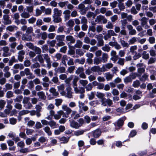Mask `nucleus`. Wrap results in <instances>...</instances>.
<instances>
[{"instance_id": "obj_1", "label": "nucleus", "mask_w": 156, "mask_h": 156, "mask_svg": "<svg viewBox=\"0 0 156 156\" xmlns=\"http://www.w3.org/2000/svg\"><path fill=\"white\" fill-rule=\"evenodd\" d=\"M79 79V77L75 76L73 80L72 83L74 91L76 94L84 93L85 92V88L82 87H78L77 82Z\"/></svg>"}, {"instance_id": "obj_2", "label": "nucleus", "mask_w": 156, "mask_h": 156, "mask_svg": "<svg viewBox=\"0 0 156 156\" xmlns=\"http://www.w3.org/2000/svg\"><path fill=\"white\" fill-rule=\"evenodd\" d=\"M65 36L64 35H57L55 37V39L58 41L57 45L58 47L64 46L65 44L63 42L64 41Z\"/></svg>"}, {"instance_id": "obj_3", "label": "nucleus", "mask_w": 156, "mask_h": 156, "mask_svg": "<svg viewBox=\"0 0 156 156\" xmlns=\"http://www.w3.org/2000/svg\"><path fill=\"white\" fill-rule=\"evenodd\" d=\"M62 109L66 112V113H64L63 117L68 118L69 115L71 113L72 109L67 105H62Z\"/></svg>"}, {"instance_id": "obj_4", "label": "nucleus", "mask_w": 156, "mask_h": 156, "mask_svg": "<svg viewBox=\"0 0 156 156\" xmlns=\"http://www.w3.org/2000/svg\"><path fill=\"white\" fill-rule=\"evenodd\" d=\"M96 96L97 98L101 99V103L102 105L104 106H106L107 104H106L105 101L106 98L104 97L105 95L104 93L99 92H97L96 94Z\"/></svg>"}, {"instance_id": "obj_5", "label": "nucleus", "mask_w": 156, "mask_h": 156, "mask_svg": "<svg viewBox=\"0 0 156 156\" xmlns=\"http://www.w3.org/2000/svg\"><path fill=\"white\" fill-rule=\"evenodd\" d=\"M95 21L98 23L101 22L102 21V23L105 24L107 22V20L104 16L99 15L97 16Z\"/></svg>"}, {"instance_id": "obj_6", "label": "nucleus", "mask_w": 156, "mask_h": 156, "mask_svg": "<svg viewBox=\"0 0 156 156\" xmlns=\"http://www.w3.org/2000/svg\"><path fill=\"white\" fill-rule=\"evenodd\" d=\"M3 52L2 55L4 57L9 56L11 55V53L9 52V48L7 46L3 47L2 48Z\"/></svg>"}, {"instance_id": "obj_7", "label": "nucleus", "mask_w": 156, "mask_h": 156, "mask_svg": "<svg viewBox=\"0 0 156 156\" xmlns=\"http://www.w3.org/2000/svg\"><path fill=\"white\" fill-rule=\"evenodd\" d=\"M70 13L71 11L68 9H66L63 11V14L65 21L69 19L70 17Z\"/></svg>"}, {"instance_id": "obj_8", "label": "nucleus", "mask_w": 156, "mask_h": 156, "mask_svg": "<svg viewBox=\"0 0 156 156\" xmlns=\"http://www.w3.org/2000/svg\"><path fill=\"white\" fill-rule=\"evenodd\" d=\"M24 71L25 75L26 76H29L27 77V78L28 79H33L35 78V76L30 72V71L29 68H27L25 69L24 70Z\"/></svg>"}, {"instance_id": "obj_9", "label": "nucleus", "mask_w": 156, "mask_h": 156, "mask_svg": "<svg viewBox=\"0 0 156 156\" xmlns=\"http://www.w3.org/2000/svg\"><path fill=\"white\" fill-rule=\"evenodd\" d=\"M3 19L4 21V24H10L12 23L11 21L9 20V17L8 15L4 14L3 16Z\"/></svg>"}, {"instance_id": "obj_10", "label": "nucleus", "mask_w": 156, "mask_h": 156, "mask_svg": "<svg viewBox=\"0 0 156 156\" xmlns=\"http://www.w3.org/2000/svg\"><path fill=\"white\" fill-rule=\"evenodd\" d=\"M8 136L12 138L13 140L16 142L20 140V139L18 136H16V134L14 133H10L8 134Z\"/></svg>"}, {"instance_id": "obj_11", "label": "nucleus", "mask_w": 156, "mask_h": 156, "mask_svg": "<svg viewBox=\"0 0 156 156\" xmlns=\"http://www.w3.org/2000/svg\"><path fill=\"white\" fill-rule=\"evenodd\" d=\"M66 90L67 92L66 96L68 98H73L72 88L69 86H68L66 88Z\"/></svg>"}, {"instance_id": "obj_12", "label": "nucleus", "mask_w": 156, "mask_h": 156, "mask_svg": "<svg viewBox=\"0 0 156 156\" xmlns=\"http://www.w3.org/2000/svg\"><path fill=\"white\" fill-rule=\"evenodd\" d=\"M22 39L23 41H30L32 40V37L30 35L26 33L22 35Z\"/></svg>"}, {"instance_id": "obj_13", "label": "nucleus", "mask_w": 156, "mask_h": 156, "mask_svg": "<svg viewBox=\"0 0 156 156\" xmlns=\"http://www.w3.org/2000/svg\"><path fill=\"white\" fill-rule=\"evenodd\" d=\"M35 59L36 60V61L37 60L41 64L42 66L43 67L45 66V65L44 64V60L42 56L41 55H37L34 60Z\"/></svg>"}, {"instance_id": "obj_14", "label": "nucleus", "mask_w": 156, "mask_h": 156, "mask_svg": "<svg viewBox=\"0 0 156 156\" xmlns=\"http://www.w3.org/2000/svg\"><path fill=\"white\" fill-rule=\"evenodd\" d=\"M70 125L71 127L75 129H78L80 127L79 123L74 120L70 121Z\"/></svg>"}, {"instance_id": "obj_15", "label": "nucleus", "mask_w": 156, "mask_h": 156, "mask_svg": "<svg viewBox=\"0 0 156 156\" xmlns=\"http://www.w3.org/2000/svg\"><path fill=\"white\" fill-rule=\"evenodd\" d=\"M64 112L62 110H59L57 112V114L54 115V116L55 119L58 120L59 119L61 116V115H63Z\"/></svg>"}, {"instance_id": "obj_16", "label": "nucleus", "mask_w": 156, "mask_h": 156, "mask_svg": "<svg viewBox=\"0 0 156 156\" xmlns=\"http://www.w3.org/2000/svg\"><path fill=\"white\" fill-rule=\"evenodd\" d=\"M18 54V59L20 61L22 62L24 57L23 56L25 55V52L23 50H21L20 51Z\"/></svg>"}, {"instance_id": "obj_17", "label": "nucleus", "mask_w": 156, "mask_h": 156, "mask_svg": "<svg viewBox=\"0 0 156 156\" xmlns=\"http://www.w3.org/2000/svg\"><path fill=\"white\" fill-rule=\"evenodd\" d=\"M62 14V11L57 8H55L53 9V14L52 16H61Z\"/></svg>"}, {"instance_id": "obj_18", "label": "nucleus", "mask_w": 156, "mask_h": 156, "mask_svg": "<svg viewBox=\"0 0 156 156\" xmlns=\"http://www.w3.org/2000/svg\"><path fill=\"white\" fill-rule=\"evenodd\" d=\"M93 136L96 138H98L101 135V132L99 129H97L92 132Z\"/></svg>"}, {"instance_id": "obj_19", "label": "nucleus", "mask_w": 156, "mask_h": 156, "mask_svg": "<svg viewBox=\"0 0 156 156\" xmlns=\"http://www.w3.org/2000/svg\"><path fill=\"white\" fill-rule=\"evenodd\" d=\"M53 18V21L54 23H59L61 22L62 19L60 16H52Z\"/></svg>"}, {"instance_id": "obj_20", "label": "nucleus", "mask_w": 156, "mask_h": 156, "mask_svg": "<svg viewBox=\"0 0 156 156\" xmlns=\"http://www.w3.org/2000/svg\"><path fill=\"white\" fill-rule=\"evenodd\" d=\"M66 40L68 41H69L71 43H74L75 41V38L71 35L66 36Z\"/></svg>"}, {"instance_id": "obj_21", "label": "nucleus", "mask_w": 156, "mask_h": 156, "mask_svg": "<svg viewBox=\"0 0 156 156\" xmlns=\"http://www.w3.org/2000/svg\"><path fill=\"white\" fill-rule=\"evenodd\" d=\"M108 56L107 54L103 53L102 55V57L100 58L103 63H105L107 61Z\"/></svg>"}, {"instance_id": "obj_22", "label": "nucleus", "mask_w": 156, "mask_h": 156, "mask_svg": "<svg viewBox=\"0 0 156 156\" xmlns=\"http://www.w3.org/2000/svg\"><path fill=\"white\" fill-rule=\"evenodd\" d=\"M17 27L15 25H10L7 27L6 28V30L10 32H13L15 30H17Z\"/></svg>"}, {"instance_id": "obj_23", "label": "nucleus", "mask_w": 156, "mask_h": 156, "mask_svg": "<svg viewBox=\"0 0 156 156\" xmlns=\"http://www.w3.org/2000/svg\"><path fill=\"white\" fill-rule=\"evenodd\" d=\"M49 92L52 94L54 96H57L59 94L56 91V89L54 87H51L49 90Z\"/></svg>"}, {"instance_id": "obj_24", "label": "nucleus", "mask_w": 156, "mask_h": 156, "mask_svg": "<svg viewBox=\"0 0 156 156\" xmlns=\"http://www.w3.org/2000/svg\"><path fill=\"white\" fill-rule=\"evenodd\" d=\"M40 35H41V37L42 39L43 40H45L47 37L48 35L47 34L46 32H43L41 33H40V34H37V37L38 38H40Z\"/></svg>"}, {"instance_id": "obj_25", "label": "nucleus", "mask_w": 156, "mask_h": 156, "mask_svg": "<svg viewBox=\"0 0 156 156\" xmlns=\"http://www.w3.org/2000/svg\"><path fill=\"white\" fill-rule=\"evenodd\" d=\"M37 95L40 98L45 100L46 99V97L43 91L39 92L37 93Z\"/></svg>"}, {"instance_id": "obj_26", "label": "nucleus", "mask_w": 156, "mask_h": 156, "mask_svg": "<svg viewBox=\"0 0 156 156\" xmlns=\"http://www.w3.org/2000/svg\"><path fill=\"white\" fill-rule=\"evenodd\" d=\"M55 70L57 73H62L65 72V68L63 67H61L55 69Z\"/></svg>"}, {"instance_id": "obj_27", "label": "nucleus", "mask_w": 156, "mask_h": 156, "mask_svg": "<svg viewBox=\"0 0 156 156\" xmlns=\"http://www.w3.org/2000/svg\"><path fill=\"white\" fill-rule=\"evenodd\" d=\"M21 17L25 19H27L29 18L30 15L29 13L27 12L24 11L20 14Z\"/></svg>"}, {"instance_id": "obj_28", "label": "nucleus", "mask_w": 156, "mask_h": 156, "mask_svg": "<svg viewBox=\"0 0 156 156\" xmlns=\"http://www.w3.org/2000/svg\"><path fill=\"white\" fill-rule=\"evenodd\" d=\"M147 18L145 17H143L141 19V25L142 26H144V25L147 23Z\"/></svg>"}, {"instance_id": "obj_29", "label": "nucleus", "mask_w": 156, "mask_h": 156, "mask_svg": "<svg viewBox=\"0 0 156 156\" xmlns=\"http://www.w3.org/2000/svg\"><path fill=\"white\" fill-rule=\"evenodd\" d=\"M49 125L50 126L53 128H55L57 127V125L56 122L54 120H51L49 122Z\"/></svg>"}, {"instance_id": "obj_30", "label": "nucleus", "mask_w": 156, "mask_h": 156, "mask_svg": "<svg viewBox=\"0 0 156 156\" xmlns=\"http://www.w3.org/2000/svg\"><path fill=\"white\" fill-rule=\"evenodd\" d=\"M69 50L68 51V54L70 55H73L75 53V48L73 46H69Z\"/></svg>"}, {"instance_id": "obj_31", "label": "nucleus", "mask_w": 156, "mask_h": 156, "mask_svg": "<svg viewBox=\"0 0 156 156\" xmlns=\"http://www.w3.org/2000/svg\"><path fill=\"white\" fill-rule=\"evenodd\" d=\"M44 130L48 136H51L52 134V132L50 130V127L48 126L45 127L44 129Z\"/></svg>"}, {"instance_id": "obj_32", "label": "nucleus", "mask_w": 156, "mask_h": 156, "mask_svg": "<svg viewBox=\"0 0 156 156\" xmlns=\"http://www.w3.org/2000/svg\"><path fill=\"white\" fill-rule=\"evenodd\" d=\"M13 68L15 69H20L21 70L24 68V66L22 64H16L14 66Z\"/></svg>"}, {"instance_id": "obj_33", "label": "nucleus", "mask_w": 156, "mask_h": 156, "mask_svg": "<svg viewBox=\"0 0 156 156\" xmlns=\"http://www.w3.org/2000/svg\"><path fill=\"white\" fill-rule=\"evenodd\" d=\"M79 83L83 87H85L88 84V81L87 80L81 79L79 80Z\"/></svg>"}, {"instance_id": "obj_34", "label": "nucleus", "mask_w": 156, "mask_h": 156, "mask_svg": "<svg viewBox=\"0 0 156 156\" xmlns=\"http://www.w3.org/2000/svg\"><path fill=\"white\" fill-rule=\"evenodd\" d=\"M69 21L66 23V25L70 27H73L74 26L75 23L73 19L69 20Z\"/></svg>"}, {"instance_id": "obj_35", "label": "nucleus", "mask_w": 156, "mask_h": 156, "mask_svg": "<svg viewBox=\"0 0 156 156\" xmlns=\"http://www.w3.org/2000/svg\"><path fill=\"white\" fill-rule=\"evenodd\" d=\"M83 42L80 40H77L74 45V47L76 48H80L82 46Z\"/></svg>"}, {"instance_id": "obj_36", "label": "nucleus", "mask_w": 156, "mask_h": 156, "mask_svg": "<svg viewBox=\"0 0 156 156\" xmlns=\"http://www.w3.org/2000/svg\"><path fill=\"white\" fill-rule=\"evenodd\" d=\"M101 59L100 58H95L94 59V64L95 65H97L101 64Z\"/></svg>"}, {"instance_id": "obj_37", "label": "nucleus", "mask_w": 156, "mask_h": 156, "mask_svg": "<svg viewBox=\"0 0 156 156\" xmlns=\"http://www.w3.org/2000/svg\"><path fill=\"white\" fill-rule=\"evenodd\" d=\"M120 42L123 47L128 48L129 46V44L126 42L124 40L120 39Z\"/></svg>"}, {"instance_id": "obj_38", "label": "nucleus", "mask_w": 156, "mask_h": 156, "mask_svg": "<svg viewBox=\"0 0 156 156\" xmlns=\"http://www.w3.org/2000/svg\"><path fill=\"white\" fill-rule=\"evenodd\" d=\"M73 78V75H71L70 77H68V78H66L65 81V82L66 84H67L69 86L70 84L71 81L72 80Z\"/></svg>"}, {"instance_id": "obj_39", "label": "nucleus", "mask_w": 156, "mask_h": 156, "mask_svg": "<svg viewBox=\"0 0 156 156\" xmlns=\"http://www.w3.org/2000/svg\"><path fill=\"white\" fill-rule=\"evenodd\" d=\"M33 50L34 51L35 53L37 54H40L41 53V49L36 46H34Z\"/></svg>"}, {"instance_id": "obj_40", "label": "nucleus", "mask_w": 156, "mask_h": 156, "mask_svg": "<svg viewBox=\"0 0 156 156\" xmlns=\"http://www.w3.org/2000/svg\"><path fill=\"white\" fill-rule=\"evenodd\" d=\"M87 17V18H90L91 17L93 19H94L96 16V14H95L94 12H89L86 15Z\"/></svg>"}, {"instance_id": "obj_41", "label": "nucleus", "mask_w": 156, "mask_h": 156, "mask_svg": "<svg viewBox=\"0 0 156 156\" xmlns=\"http://www.w3.org/2000/svg\"><path fill=\"white\" fill-rule=\"evenodd\" d=\"M17 60L15 59V57L13 56L11 57V59L9 62V65L11 66L12 65L13 63L17 62Z\"/></svg>"}, {"instance_id": "obj_42", "label": "nucleus", "mask_w": 156, "mask_h": 156, "mask_svg": "<svg viewBox=\"0 0 156 156\" xmlns=\"http://www.w3.org/2000/svg\"><path fill=\"white\" fill-rule=\"evenodd\" d=\"M14 96L13 93L11 91L7 92L6 94V97L8 98H10Z\"/></svg>"}, {"instance_id": "obj_43", "label": "nucleus", "mask_w": 156, "mask_h": 156, "mask_svg": "<svg viewBox=\"0 0 156 156\" xmlns=\"http://www.w3.org/2000/svg\"><path fill=\"white\" fill-rule=\"evenodd\" d=\"M30 111L27 110H22L20 111L19 113V115L20 116L23 115L30 113Z\"/></svg>"}, {"instance_id": "obj_44", "label": "nucleus", "mask_w": 156, "mask_h": 156, "mask_svg": "<svg viewBox=\"0 0 156 156\" xmlns=\"http://www.w3.org/2000/svg\"><path fill=\"white\" fill-rule=\"evenodd\" d=\"M84 71V68L83 67H79L76 70L75 73L77 74H80Z\"/></svg>"}, {"instance_id": "obj_45", "label": "nucleus", "mask_w": 156, "mask_h": 156, "mask_svg": "<svg viewBox=\"0 0 156 156\" xmlns=\"http://www.w3.org/2000/svg\"><path fill=\"white\" fill-rule=\"evenodd\" d=\"M110 47L107 44H105L101 48V49L105 51L109 52L110 50Z\"/></svg>"}, {"instance_id": "obj_46", "label": "nucleus", "mask_w": 156, "mask_h": 156, "mask_svg": "<svg viewBox=\"0 0 156 156\" xmlns=\"http://www.w3.org/2000/svg\"><path fill=\"white\" fill-rule=\"evenodd\" d=\"M55 105L57 106H58L61 104L63 100L61 99H56L55 100Z\"/></svg>"}, {"instance_id": "obj_47", "label": "nucleus", "mask_w": 156, "mask_h": 156, "mask_svg": "<svg viewBox=\"0 0 156 156\" xmlns=\"http://www.w3.org/2000/svg\"><path fill=\"white\" fill-rule=\"evenodd\" d=\"M137 49V46L136 45L132 46L130 47L129 51L132 53H135L136 52L135 51Z\"/></svg>"}, {"instance_id": "obj_48", "label": "nucleus", "mask_w": 156, "mask_h": 156, "mask_svg": "<svg viewBox=\"0 0 156 156\" xmlns=\"http://www.w3.org/2000/svg\"><path fill=\"white\" fill-rule=\"evenodd\" d=\"M105 76L106 79L108 80H111L112 79L113 75L110 74L109 73H107L105 74Z\"/></svg>"}, {"instance_id": "obj_49", "label": "nucleus", "mask_w": 156, "mask_h": 156, "mask_svg": "<svg viewBox=\"0 0 156 156\" xmlns=\"http://www.w3.org/2000/svg\"><path fill=\"white\" fill-rule=\"evenodd\" d=\"M85 88L87 91H90L92 90L93 86L91 83H89L85 87Z\"/></svg>"}, {"instance_id": "obj_50", "label": "nucleus", "mask_w": 156, "mask_h": 156, "mask_svg": "<svg viewBox=\"0 0 156 156\" xmlns=\"http://www.w3.org/2000/svg\"><path fill=\"white\" fill-rule=\"evenodd\" d=\"M68 2L67 1H65V2H61L58 3L59 6L61 8H63L67 5V3Z\"/></svg>"}, {"instance_id": "obj_51", "label": "nucleus", "mask_w": 156, "mask_h": 156, "mask_svg": "<svg viewBox=\"0 0 156 156\" xmlns=\"http://www.w3.org/2000/svg\"><path fill=\"white\" fill-rule=\"evenodd\" d=\"M36 19L34 17H32L28 20V21L29 24H33L36 22Z\"/></svg>"}, {"instance_id": "obj_52", "label": "nucleus", "mask_w": 156, "mask_h": 156, "mask_svg": "<svg viewBox=\"0 0 156 156\" xmlns=\"http://www.w3.org/2000/svg\"><path fill=\"white\" fill-rule=\"evenodd\" d=\"M117 63L121 66H123L124 64L125 59L124 58H119Z\"/></svg>"}, {"instance_id": "obj_53", "label": "nucleus", "mask_w": 156, "mask_h": 156, "mask_svg": "<svg viewBox=\"0 0 156 156\" xmlns=\"http://www.w3.org/2000/svg\"><path fill=\"white\" fill-rule=\"evenodd\" d=\"M23 98L22 95H19L17 96L16 98L14 99L15 102H20Z\"/></svg>"}, {"instance_id": "obj_54", "label": "nucleus", "mask_w": 156, "mask_h": 156, "mask_svg": "<svg viewBox=\"0 0 156 156\" xmlns=\"http://www.w3.org/2000/svg\"><path fill=\"white\" fill-rule=\"evenodd\" d=\"M118 7L120 11H123L126 8L124 3H119Z\"/></svg>"}, {"instance_id": "obj_55", "label": "nucleus", "mask_w": 156, "mask_h": 156, "mask_svg": "<svg viewBox=\"0 0 156 156\" xmlns=\"http://www.w3.org/2000/svg\"><path fill=\"white\" fill-rule=\"evenodd\" d=\"M142 57L145 59H147L149 58V54L147 53L146 51H144L142 53Z\"/></svg>"}, {"instance_id": "obj_56", "label": "nucleus", "mask_w": 156, "mask_h": 156, "mask_svg": "<svg viewBox=\"0 0 156 156\" xmlns=\"http://www.w3.org/2000/svg\"><path fill=\"white\" fill-rule=\"evenodd\" d=\"M140 85V81L137 80L134 81L133 82V86L134 87H138Z\"/></svg>"}, {"instance_id": "obj_57", "label": "nucleus", "mask_w": 156, "mask_h": 156, "mask_svg": "<svg viewBox=\"0 0 156 156\" xmlns=\"http://www.w3.org/2000/svg\"><path fill=\"white\" fill-rule=\"evenodd\" d=\"M84 131L83 130H79L75 131L74 135L76 136H78L83 134L84 133Z\"/></svg>"}, {"instance_id": "obj_58", "label": "nucleus", "mask_w": 156, "mask_h": 156, "mask_svg": "<svg viewBox=\"0 0 156 156\" xmlns=\"http://www.w3.org/2000/svg\"><path fill=\"white\" fill-rule=\"evenodd\" d=\"M78 16V14L77 11L76 10H74L71 12L70 16L72 17H75Z\"/></svg>"}, {"instance_id": "obj_59", "label": "nucleus", "mask_w": 156, "mask_h": 156, "mask_svg": "<svg viewBox=\"0 0 156 156\" xmlns=\"http://www.w3.org/2000/svg\"><path fill=\"white\" fill-rule=\"evenodd\" d=\"M100 69V67L98 66H94L92 67L91 68V71L96 72L99 70Z\"/></svg>"}, {"instance_id": "obj_60", "label": "nucleus", "mask_w": 156, "mask_h": 156, "mask_svg": "<svg viewBox=\"0 0 156 156\" xmlns=\"http://www.w3.org/2000/svg\"><path fill=\"white\" fill-rule=\"evenodd\" d=\"M132 81V80L129 76L126 77L124 79V81L125 83L131 82Z\"/></svg>"}, {"instance_id": "obj_61", "label": "nucleus", "mask_w": 156, "mask_h": 156, "mask_svg": "<svg viewBox=\"0 0 156 156\" xmlns=\"http://www.w3.org/2000/svg\"><path fill=\"white\" fill-rule=\"evenodd\" d=\"M105 102L106 104L107 103L108 105L109 106H110L111 105H112L113 104L112 101L110 99H106V100H105Z\"/></svg>"}, {"instance_id": "obj_62", "label": "nucleus", "mask_w": 156, "mask_h": 156, "mask_svg": "<svg viewBox=\"0 0 156 156\" xmlns=\"http://www.w3.org/2000/svg\"><path fill=\"white\" fill-rule=\"evenodd\" d=\"M88 99L90 100H91L93 99L95 97V94L93 92H90V94L88 95Z\"/></svg>"}, {"instance_id": "obj_63", "label": "nucleus", "mask_w": 156, "mask_h": 156, "mask_svg": "<svg viewBox=\"0 0 156 156\" xmlns=\"http://www.w3.org/2000/svg\"><path fill=\"white\" fill-rule=\"evenodd\" d=\"M149 23L150 26H153L156 23V20L154 19H150L149 20Z\"/></svg>"}, {"instance_id": "obj_64", "label": "nucleus", "mask_w": 156, "mask_h": 156, "mask_svg": "<svg viewBox=\"0 0 156 156\" xmlns=\"http://www.w3.org/2000/svg\"><path fill=\"white\" fill-rule=\"evenodd\" d=\"M126 6L128 7H130L133 4V2L131 0H128L125 3Z\"/></svg>"}]
</instances>
